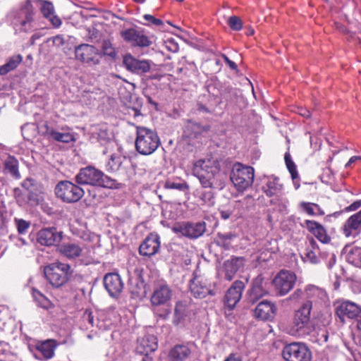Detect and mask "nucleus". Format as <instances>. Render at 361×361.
<instances>
[{"instance_id": "9d476101", "label": "nucleus", "mask_w": 361, "mask_h": 361, "mask_svg": "<svg viewBox=\"0 0 361 361\" xmlns=\"http://www.w3.org/2000/svg\"><path fill=\"white\" fill-rule=\"evenodd\" d=\"M286 361H310L311 352L307 346L301 343H292L286 345L282 351Z\"/></svg>"}, {"instance_id": "cd10ccee", "label": "nucleus", "mask_w": 361, "mask_h": 361, "mask_svg": "<svg viewBox=\"0 0 361 361\" xmlns=\"http://www.w3.org/2000/svg\"><path fill=\"white\" fill-rule=\"evenodd\" d=\"M157 339L154 335H146L137 340V351L147 355L157 349Z\"/></svg>"}, {"instance_id": "5fc2aeb1", "label": "nucleus", "mask_w": 361, "mask_h": 361, "mask_svg": "<svg viewBox=\"0 0 361 361\" xmlns=\"http://www.w3.org/2000/svg\"><path fill=\"white\" fill-rule=\"evenodd\" d=\"M28 204L34 206L37 205L41 202V197L35 192L27 189Z\"/></svg>"}, {"instance_id": "4468645a", "label": "nucleus", "mask_w": 361, "mask_h": 361, "mask_svg": "<svg viewBox=\"0 0 361 361\" xmlns=\"http://www.w3.org/2000/svg\"><path fill=\"white\" fill-rule=\"evenodd\" d=\"M172 231L175 233H180L182 235L189 238H197L205 232L206 224L204 222H197L195 224L181 222L176 224L172 227Z\"/></svg>"}, {"instance_id": "f03ea898", "label": "nucleus", "mask_w": 361, "mask_h": 361, "mask_svg": "<svg viewBox=\"0 0 361 361\" xmlns=\"http://www.w3.org/2000/svg\"><path fill=\"white\" fill-rule=\"evenodd\" d=\"M75 180L78 185H90L111 189L121 188V184L116 180L92 166L80 169L75 177Z\"/></svg>"}, {"instance_id": "412c9836", "label": "nucleus", "mask_w": 361, "mask_h": 361, "mask_svg": "<svg viewBox=\"0 0 361 361\" xmlns=\"http://www.w3.org/2000/svg\"><path fill=\"white\" fill-rule=\"evenodd\" d=\"M123 65L127 70L137 74H143L149 71L151 65L147 60H138L131 55H126L123 57Z\"/></svg>"}, {"instance_id": "603ef678", "label": "nucleus", "mask_w": 361, "mask_h": 361, "mask_svg": "<svg viewBox=\"0 0 361 361\" xmlns=\"http://www.w3.org/2000/svg\"><path fill=\"white\" fill-rule=\"evenodd\" d=\"M15 224L20 234H24L27 232V229L30 226V221H27L22 219H15Z\"/></svg>"}, {"instance_id": "e433bc0d", "label": "nucleus", "mask_w": 361, "mask_h": 361, "mask_svg": "<svg viewBox=\"0 0 361 361\" xmlns=\"http://www.w3.org/2000/svg\"><path fill=\"white\" fill-rule=\"evenodd\" d=\"M22 60L23 57L20 54L11 56L4 65L0 66V75H6L16 69Z\"/></svg>"}, {"instance_id": "0e129e2a", "label": "nucleus", "mask_w": 361, "mask_h": 361, "mask_svg": "<svg viewBox=\"0 0 361 361\" xmlns=\"http://www.w3.org/2000/svg\"><path fill=\"white\" fill-rule=\"evenodd\" d=\"M224 361H243L240 356L237 354L232 353L229 355V356L224 360Z\"/></svg>"}, {"instance_id": "bb28decb", "label": "nucleus", "mask_w": 361, "mask_h": 361, "mask_svg": "<svg viewBox=\"0 0 361 361\" xmlns=\"http://www.w3.org/2000/svg\"><path fill=\"white\" fill-rule=\"evenodd\" d=\"M84 247L75 243H63L58 247L59 253L69 259H73L82 255Z\"/></svg>"}, {"instance_id": "4c0bfd02", "label": "nucleus", "mask_w": 361, "mask_h": 361, "mask_svg": "<svg viewBox=\"0 0 361 361\" xmlns=\"http://www.w3.org/2000/svg\"><path fill=\"white\" fill-rule=\"evenodd\" d=\"M5 169L13 178H20V175L18 171V161L13 157H9L4 163Z\"/></svg>"}, {"instance_id": "473e14b6", "label": "nucleus", "mask_w": 361, "mask_h": 361, "mask_svg": "<svg viewBox=\"0 0 361 361\" xmlns=\"http://www.w3.org/2000/svg\"><path fill=\"white\" fill-rule=\"evenodd\" d=\"M56 347L55 341L47 340L37 344V350L42 353L44 359L48 360L54 356Z\"/></svg>"}, {"instance_id": "5701e85b", "label": "nucleus", "mask_w": 361, "mask_h": 361, "mask_svg": "<svg viewBox=\"0 0 361 361\" xmlns=\"http://www.w3.org/2000/svg\"><path fill=\"white\" fill-rule=\"evenodd\" d=\"M341 229L343 235L347 238L356 236L361 231V210L350 216Z\"/></svg>"}, {"instance_id": "f8f14e48", "label": "nucleus", "mask_w": 361, "mask_h": 361, "mask_svg": "<svg viewBox=\"0 0 361 361\" xmlns=\"http://www.w3.org/2000/svg\"><path fill=\"white\" fill-rule=\"evenodd\" d=\"M335 313L342 323L346 319H361V307L349 300H339L335 304Z\"/></svg>"}, {"instance_id": "69168bd1", "label": "nucleus", "mask_w": 361, "mask_h": 361, "mask_svg": "<svg viewBox=\"0 0 361 361\" xmlns=\"http://www.w3.org/2000/svg\"><path fill=\"white\" fill-rule=\"evenodd\" d=\"M298 114L305 118H309L311 116V113H310V110H308L307 109H303V108L300 109L298 111Z\"/></svg>"}, {"instance_id": "2f4dec72", "label": "nucleus", "mask_w": 361, "mask_h": 361, "mask_svg": "<svg viewBox=\"0 0 361 361\" xmlns=\"http://www.w3.org/2000/svg\"><path fill=\"white\" fill-rule=\"evenodd\" d=\"M191 350L185 345H175L169 353V361H185L190 355Z\"/></svg>"}, {"instance_id": "a211bd4d", "label": "nucleus", "mask_w": 361, "mask_h": 361, "mask_svg": "<svg viewBox=\"0 0 361 361\" xmlns=\"http://www.w3.org/2000/svg\"><path fill=\"white\" fill-rule=\"evenodd\" d=\"M245 284L241 281H235L226 291L224 298L225 305L230 310H233L240 301Z\"/></svg>"}, {"instance_id": "a878e982", "label": "nucleus", "mask_w": 361, "mask_h": 361, "mask_svg": "<svg viewBox=\"0 0 361 361\" xmlns=\"http://www.w3.org/2000/svg\"><path fill=\"white\" fill-rule=\"evenodd\" d=\"M262 190L267 197H271L283 192V185L279 178L269 176L265 178Z\"/></svg>"}, {"instance_id": "393cba45", "label": "nucleus", "mask_w": 361, "mask_h": 361, "mask_svg": "<svg viewBox=\"0 0 361 361\" xmlns=\"http://www.w3.org/2000/svg\"><path fill=\"white\" fill-rule=\"evenodd\" d=\"M276 310L274 303L266 300H262L255 309V317L262 320H268L274 317Z\"/></svg>"}, {"instance_id": "79ce46f5", "label": "nucleus", "mask_w": 361, "mask_h": 361, "mask_svg": "<svg viewBox=\"0 0 361 361\" xmlns=\"http://www.w3.org/2000/svg\"><path fill=\"white\" fill-rule=\"evenodd\" d=\"M122 165V157L117 154H112L109 160L106 167L109 171L116 172Z\"/></svg>"}, {"instance_id": "aec40b11", "label": "nucleus", "mask_w": 361, "mask_h": 361, "mask_svg": "<svg viewBox=\"0 0 361 361\" xmlns=\"http://www.w3.org/2000/svg\"><path fill=\"white\" fill-rule=\"evenodd\" d=\"M104 287L110 296H118L123 289V283L119 274L116 273L106 274L104 278Z\"/></svg>"}, {"instance_id": "4be33fe9", "label": "nucleus", "mask_w": 361, "mask_h": 361, "mask_svg": "<svg viewBox=\"0 0 361 361\" xmlns=\"http://www.w3.org/2000/svg\"><path fill=\"white\" fill-rule=\"evenodd\" d=\"M160 247L159 237L157 234L150 233L140 245L141 255L151 257L157 254Z\"/></svg>"}, {"instance_id": "de8ad7c7", "label": "nucleus", "mask_w": 361, "mask_h": 361, "mask_svg": "<svg viewBox=\"0 0 361 361\" xmlns=\"http://www.w3.org/2000/svg\"><path fill=\"white\" fill-rule=\"evenodd\" d=\"M285 162L286 166L291 174V177L293 179H295L298 177V173L296 170V166L294 162L291 159V157L290 154L286 153L284 157Z\"/></svg>"}, {"instance_id": "f257e3e1", "label": "nucleus", "mask_w": 361, "mask_h": 361, "mask_svg": "<svg viewBox=\"0 0 361 361\" xmlns=\"http://www.w3.org/2000/svg\"><path fill=\"white\" fill-rule=\"evenodd\" d=\"M192 173L204 188L221 190L226 175L221 171L220 161L214 157L200 159L193 164Z\"/></svg>"}, {"instance_id": "37998d69", "label": "nucleus", "mask_w": 361, "mask_h": 361, "mask_svg": "<svg viewBox=\"0 0 361 361\" xmlns=\"http://www.w3.org/2000/svg\"><path fill=\"white\" fill-rule=\"evenodd\" d=\"M51 139L63 143H69L75 140L73 135L71 133L58 132L56 130L54 131Z\"/></svg>"}, {"instance_id": "e2e57ef3", "label": "nucleus", "mask_w": 361, "mask_h": 361, "mask_svg": "<svg viewBox=\"0 0 361 361\" xmlns=\"http://www.w3.org/2000/svg\"><path fill=\"white\" fill-rule=\"evenodd\" d=\"M87 31L89 32L88 39L90 41L93 42L94 39L97 38V30L96 29H87Z\"/></svg>"}, {"instance_id": "ddd939ff", "label": "nucleus", "mask_w": 361, "mask_h": 361, "mask_svg": "<svg viewBox=\"0 0 361 361\" xmlns=\"http://www.w3.org/2000/svg\"><path fill=\"white\" fill-rule=\"evenodd\" d=\"M296 279L293 272L287 270L280 271L272 281L276 294L279 296L286 295L293 288Z\"/></svg>"}, {"instance_id": "7ed1b4c3", "label": "nucleus", "mask_w": 361, "mask_h": 361, "mask_svg": "<svg viewBox=\"0 0 361 361\" xmlns=\"http://www.w3.org/2000/svg\"><path fill=\"white\" fill-rule=\"evenodd\" d=\"M312 309V302L306 300L295 312L290 326L293 335L304 337L315 331V324L310 317Z\"/></svg>"}, {"instance_id": "1a4fd4ad", "label": "nucleus", "mask_w": 361, "mask_h": 361, "mask_svg": "<svg viewBox=\"0 0 361 361\" xmlns=\"http://www.w3.org/2000/svg\"><path fill=\"white\" fill-rule=\"evenodd\" d=\"M75 59L88 66L100 64L102 54L94 46L88 44H81L75 48Z\"/></svg>"}, {"instance_id": "3c124183", "label": "nucleus", "mask_w": 361, "mask_h": 361, "mask_svg": "<svg viewBox=\"0 0 361 361\" xmlns=\"http://www.w3.org/2000/svg\"><path fill=\"white\" fill-rule=\"evenodd\" d=\"M164 188L166 189L185 190L188 189V185L186 183H175L167 180L164 183Z\"/></svg>"}, {"instance_id": "39448f33", "label": "nucleus", "mask_w": 361, "mask_h": 361, "mask_svg": "<svg viewBox=\"0 0 361 361\" xmlns=\"http://www.w3.org/2000/svg\"><path fill=\"white\" fill-rule=\"evenodd\" d=\"M160 145L157 133L144 126L136 127L135 149L140 154H152Z\"/></svg>"}, {"instance_id": "f704fd0d", "label": "nucleus", "mask_w": 361, "mask_h": 361, "mask_svg": "<svg viewBox=\"0 0 361 361\" xmlns=\"http://www.w3.org/2000/svg\"><path fill=\"white\" fill-rule=\"evenodd\" d=\"M269 203L274 207V209L281 213H287L288 200L284 196L283 192L279 193L270 197Z\"/></svg>"}, {"instance_id": "9b49d317", "label": "nucleus", "mask_w": 361, "mask_h": 361, "mask_svg": "<svg viewBox=\"0 0 361 361\" xmlns=\"http://www.w3.org/2000/svg\"><path fill=\"white\" fill-rule=\"evenodd\" d=\"M189 288L191 294L197 298H204L207 295H216L214 285L202 276H195L190 281Z\"/></svg>"}, {"instance_id": "72a5a7b5", "label": "nucleus", "mask_w": 361, "mask_h": 361, "mask_svg": "<svg viewBox=\"0 0 361 361\" xmlns=\"http://www.w3.org/2000/svg\"><path fill=\"white\" fill-rule=\"evenodd\" d=\"M267 293V292L263 288L261 281L256 280L253 282L249 291L248 300L251 303H255Z\"/></svg>"}, {"instance_id": "f3484780", "label": "nucleus", "mask_w": 361, "mask_h": 361, "mask_svg": "<svg viewBox=\"0 0 361 361\" xmlns=\"http://www.w3.org/2000/svg\"><path fill=\"white\" fill-rule=\"evenodd\" d=\"M172 298V290L165 283H157L154 288L151 296L152 306H160L166 305Z\"/></svg>"}, {"instance_id": "6ab92c4d", "label": "nucleus", "mask_w": 361, "mask_h": 361, "mask_svg": "<svg viewBox=\"0 0 361 361\" xmlns=\"http://www.w3.org/2000/svg\"><path fill=\"white\" fill-rule=\"evenodd\" d=\"M62 238V233L55 228H42L37 232V241L42 245L52 246L59 243Z\"/></svg>"}, {"instance_id": "c756f323", "label": "nucleus", "mask_w": 361, "mask_h": 361, "mask_svg": "<svg viewBox=\"0 0 361 361\" xmlns=\"http://www.w3.org/2000/svg\"><path fill=\"white\" fill-rule=\"evenodd\" d=\"M40 11L43 16L47 19L54 27L58 28L61 25L62 21L61 18L55 14L54 6L51 2L43 1Z\"/></svg>"}, {"instance_id": "052dcab7", "label": "nucleus", "mask_w": 361, "mask_h": 361, "mask_svg": "<svg viewBox=\"0 0 361 361\" xmlns=\"http://www.w3.org/2000/svg\"><path fill=\"white\" fill-rule=\"evenodd\" d=\"M306 257L312 263L316 264L319 261L317 254L312 250H308L306 253Z\"/></svg>"}, {"instance_id": "2eb2a0df", "label": "nucleus", "mask_w": 361, "mask_h": 361, "mask_svg": "<svg viewBox=\"0 0 361 361\" xmlns=\"http://www.w3.org/2000/svg\"><path fill=\"white\" fill-rule=\"evenodd\" d=\"M121 37L133 47L141 48L148 47L152 45V41L142 30L134 28H128L121 32Z\"/></svg>"}, {"instance_id": "58836bf2", "label": "nucleus", "mask_w": 361, "mask_h": 361, "mask_svg": "<svg viewBox=\"0 0 361 361\" xmlns=\"http://www.w3.org/2000/svg\"><path fill=\"white\" fill-rule=\"evenodd\" d=\"M300 207L310 216H314L317 214L324 215V212L320 207L315 203L301 202L299 204Z\"/></svg>"}, {"instance_id": "6e6552de", "label": "nucleus", "mask_w": 361, "mask_h": 361, "mask_svg": "<svg viewBox=\"0 0 361 361\" xmlns=\"http://www.w3.org/2000/svg\"><path fill=\"white\" fill-rule=\"evenodd\" d=\"M54 192L56 196L66 203H75L85 194L82 188L68 180L59 182L55 187Z\"/></svg>"}, {"instance_id": "c85d7f7f", "label": "nucleus", "mask_w": 361, "mask_h": 361, "mask_svg": "<svg viewBox=\"0 0 361 361\" xmlns=\"http://www.w3.org/2000/svg\"><path fill=\"white\" fill-rule=\"evenodd\" d=\"M245 259L243 257H232L224 264L225 278L231 281L237 271L243 267Z\"/></svg>"}, {"instance_id": "c9c22d12", "label": "nucleus", "mask_w": 361, "mask_h": 361, "mask_svg": "<svg viewBox=\"0 0 361 361\" xmlns=\"http://www.w3.org/2000/svg\"><path fill=\"white\" fill-rule=\"evenodd\" d=\"M31 293L37 306L46 310L53 307L50 300L35 288H32Z\"/></svg>"}, {"instance_id": "864d4df0", "label": "nucleus", "mask_w": 361, "mask_h": 361, "mask_svg": "<svg viewBox=\"0 0 361 361\" xmlns=\"http://www.w3.org/2000/svg\"><path fill=\"white\" fill-rule=\"evenodd\" d=\"M228 24L233 30L235 31H238L243 27L242 20L239 17L235 16H231L228 18Z\"/></svg>"}, {"instance_id": "6e6d98bb", "label": "nucleus", "mask_w": 361, "mask_h": 361, "mask_svg": "<svg viewBox=\"0 0 361 361\" xmlns=\"http://www.w3.org/2000/svg\"><path fill=\"white\" fill-rule=\"evenodd\" d=\"M218 236L220 240L222 241L224 245H228L231 240L236 238V235L231 232L226 233H219Z\"/></svg>"}, {"instance_id": "a18cd8bd", "label": "nucleus", "mask_w": 361, "mask_h": 361, "mask_svg": "<svg viewBox=\"0 0 361 361\" xmlns=\"http://www.w3.org/2000/svg\"><path fill=\"white\" fill-rule=\"evenodd\" d=\"M186 128L188 131L191 132V135H193L194 137H196L204 131L208 130L207 127L202 126L198 123L192 121L188 122Z\"/></svg>"}, {"instance_id": "7c9ffc66", "label": "nucleus", "mask_w": 361, "mask_h": 361, "mask_svg": "<svg viewBox=\"0 0 361 361\" xmlns=\"http://www.w3.org/2000/svg\"><path fill=\"white\" fill-rule=\"evenodd\" d=\"M92 137L101 144H106L111 140V133L106 123L94 125L90 129Z\"/></svg>"}, {"instance_id": "8fccbe9b", "label": "nucleus", "mask_w": 361, "mask_h": 361, "mask_svg": "<svg viewBox=\"0 0 361 361\" xmlns=\"http://www.w3.org/2000/svg\"><path fill=\"white\" fill-rule=\"evenodd\" d=\"M197 196L204 204L212 205L214 204V195L212 191H197Z\"/></svg>"}, {"instance_id": "a19ab883", "label": "nucleus", "mask_w": 361, "mask_h": 361, "mask_svg": "<svg viewBox=\"0 0 361 361\" xmlns=\"http://www.w3.org/2000/svg\"><path fill=\"white\" fill-rule=\"evenodd\" d=\"M349 262L356 267H361V247H355L347 255Z\"/></svg>"}, {"instance_id": "774afa93", "label": "nucleus", "mask_w": 361, "mask_h": 361, "mask_svg": "<svg viewBox=\"0 0 361 361\" xmlns=\"http://www.w3.org/2000/svg\"><path fill=\"white\" fill-rule=\"evenodd\" d=\"M41 36H42V35H41L39 33H37V32L34 33V34L31 36V37H30V44H31L32 45L35 44V41H36L37 39H39V38L41 37Z\"/></svg>"}, {"instance_id": "680f3d73", "label": "nucleus", "mask_w": 361, "mask_h": 361, "mask_svg": "<svg viewBox=\"0 0 361 361\" xmlns=\"http://www.w3.org/2000/svg\"><path fill=\"white\" fill-rule=\"evenodd\" d=\"M361 207V200L354 202L345 208V211H355Z\"/></svg>"}, {"instance_id": "dca6fc26", "label": "nucleus", "mask_w": 361, "mask_h": 361, "mask_svg": "<svg viewBox=\"0 0 361 361\" xmlns=\"http://www.w3.org/2000/svg\"><path fill=\"white\" fill-rule=\"evenodd\" d=\"M192 314V302L190 298L178 300L175 305L173 324L176 326L184 324Z\"/></svg>"}, {"instance_id": "c03bdc74", "label": "nucleus", "mask_w": 361, "mask_h": 361, "mask_svg": "<svg viewBox=\"0 0 361 361\" xmlns=\"http://www.w3.org/2000/svg\"><path fill=\"white\" fill-rule=\"evenodd\" d=\"M102 56H108L111 58L116 56V52L111 42L109 39H104L102 43Z\"/></svg>"}, {"instance_id": "423d86ee", "label": "nucleus", "mask_w": 361, "mask_h": 361, "mask_svg": "<svg viewBox=\"0 0 361 361\" xmlns=\"http://www.w3.org/2000/svg\"><path fill=\"white\" fill-rule=\"evenodd\" d=\"M72 274L71 266L68 264L56 262L44 268V275L47 281L54 288L64 286Z\"/></svg>"}, {"instance_id": "b1692460", "label": "nucleus", "mask_w": 361, "mask_h": 361, "mask_svg": "<svg viewBox=\"0 0 361 361\" xmlns=\"http://www.w3.org/2000/svg\"><path fill=\"white\" fill-rule=\"evenodd\" d=\"M302 226L305 227L320 242L323 243H328L330 242V236L328 235L326 229L319 223L315 221L305 220Z\"/></svg>"}, {"instance_id": "09e8293b", "label": "nucleus", "mask_w": 361, "mask_h": 361, "mask_svg": "<svg viewBox=\"0 0 361 361\" xmlns=\"http://www.w3.org/2000/svg\"><path fill=\"white\" fill-rule=\"evenodd\" d=\"M38 130L39 133L42 135L51 139L55 131V130L52 127L49 126L47 122H44L42 124L39 125Z\"/></svg>"}, {"instance_id": "13d9d810", "label": "nucleus", "mask_w": 361, "mask_h": 361, "mask_svg": "<svg viewBox=\"0 0 361 361\" xmlns=\"http://www.w3.org/2000/svg\"><path fill=\"white\" fill-rule=\"evenodd\" d=\"M302 298H305V292L301 289H297L290 295L289 300L291 301L298 302Z\"/></svg>"}, {"instance_id": "0eeeda50", "label": "nucleus", "mask_w": 361, "mask_h": 361, "mask_svg": "<svg viewBox=\"0 0 361 361\" xmlns=\"http://www.w3.org/2000/svg\"><path fill=\"white\" fill-rule=\"evenodd\" d=\"M255 170L252 166L235 163L232 168L230 179L238 191H244L254 182Z\"/></svg>"}, {"instance_id": "338daca9", "label": "nucleus", "mask_w": 361, "mask_h": 361, "mask_svg": "<svg viewBox=\"0 0 361 361\" xmlns=\"http://www.w3.org/2000/svg\"><path fill=\"white\" fill-rule=\"evenodd\" d=\"M359 159H361V157H358V156H353L352 157H350V159H349V161L347 162V164H345V168H348L349 166H350V165L354 163L355 161H356L357 160H359Z\"/></svg>"}, {"instance_id": "20e7f679", "label": "nucleus", "mask_w": 361, "mask_h": 361, "mask_svg": "<svg viewBox=\"0 0 361 361\" xmlns=\"http://www.w3.org/2000/svg\"><path fill=\"white\" fill-rule=\"evenodd\" d=\"M35 16L33 5L27 0L18 10L12 11L8 18L16 31L30 32L36 29Z\"/></svg>"}, {"instance_id": "ea45409f", "label": "nucleus", "mask_w": 361, "mask_h": 361, "mask_svg": "<svg viewBox=\"0 0 361 361\" xmlns=\"http://www.w3.org/2000/svg\"><path fill=\"white\" fill-rule=\"evenodd\" d=\"M304 292L307 300L312 302L315 298H322L324 295V292L322 289L312 285L307 286Z\"/></svg>"}, {"instance_id": "bf43d9fd", "label": "nucleus", "mask_w": 361, "mask_h": 361, "mask_svg": "<svg viewBox=\"0 0 361 361\" xmlns=\"http://www.w3.org/2000/svg\"><path fill=\"white\" fill-rule=\"evenodd\" d=\"M64 42L65 40L63 35H58L53 37V44L58 47L63 46Z\"/></svg>"}, {"instance_id": "4d7b16f0", "label": "nucleus", "mask_w": 361, "mask_h": 361, "mask_svg": "<svg viewBox=\"0 0 361 361\" xmlns=\"http://www.w3.org/2000/svg\"><path fill=\"white\" fill-rule=\"evenodd\" d=\"M143 18L149 22V23L145 24L146 25H149L150 24H152L157 26H160L164 24L161 20L156 18L154 16L150 14H145L143 16Z\"/></svg>"}, {"instance_id": "49530a36", "label": "nucleus", "mask_w": 361, "mask_h": 361, "mask_svg": "<svg viewBox=\"0 0 361 361\" xmlns=\"http://www.w3.org/2000/svg\"><path fill=\"white\" fill-rule=\"evenodd\" d=\"M27 189H25L24 190H22L20 188L14 189V196L19 204H20V205L28 204V199H27Z\"/></svg>"}]
</instances>
